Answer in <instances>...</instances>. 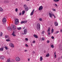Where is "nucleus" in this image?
Here are the masks:
<instances>
[{"label": "nucleus", "mask_w": 62, "mask_h": 62, "mask_svg": "<svg viewBox=\"0 0 62 62\" xmlns=\"http://www.w3.org/2000/svg\"><path fill=\"white\" fill-rule=\"evenodd\" d=\"M37 28L38 31L40 30V25L39 23L37 24Z\"/></svg>", "instance_id": "obj_1"}, {"label": "nucleus", "mask_w": 62, "mask_h": 62, "mask_svg": "<svg viewBox=\"0 0 62 62\" xmlns=\"http://www.w3.org/2000/svg\"><path fill=\"white\" fill-rule=\"evenodd\" d=\"M49 17H50V18H52V16L54 17V18H55V16H54V14H53L49 13Z\"/></svg>", "instance_id": "obj_2"}, {"label": "nucleus", "mask_w": 62, "mask_h": 62, "mask_svg": "<svg viewBox=\"0 0 62 62\" xmlns=\"http://www.w3.org/2000/svg\"><path fill=\"white\" fill-rule=\"evenodd\" d=\"M15 21H16L15 23V24L16 25H17V24L19 23V19H15Z\"/></svg>", "instance_id": "obj_3"}, {"label": "nucleus", "mask_w": 62, "mask_h": 62, "mask_svg": "<svg viewBox=\"0 0 62 62\" xmlns=\"http://www.w3.org/2000/svg\"><path fill=\"white\" fill-rule=\"evenodd\" d=\"M24 33H23L22 34L23 35H26V33H27V30L26 29H24Z\"/></svg>", "instance_id": "obj_4"}, {"label": "nucleus", "mask_w": 62, "mask_h": 62, "mask_svg": "<svg viewBox=\"0 0 62 62\" xmlns=\"http://www.w3.org/2000/svg\"><path fill=\"white\" fill-rule=\"evenodd\" d=\"M9 45L10 46V47H12L13 48H14V45L12 43H10L9 44Z\"/></svg>", "instance_id": "obj_5"}, {"label": "nucleus", "mask_w": 62, "mask_h": 62, "mask_svg": "<svg viewBox=\"0 0 62 62\" xmlns=\"http://www.w3.org/2000/svg\"><path fill=\"white\" fill-rule=\"evenodd\" d=\"M16 59L17 61H20V60H21V59H20V58L18 57H17L16 58Z\"/></svg>", "instance_id": "obj_6"}, {"label": "nucleus", "mask_w": 62, "mask_h": 62, "mask_svg": "<svg viewBox=\"0 0 62 62\" xmlns=\"http://www.w3.org/2000/svg\"><path fill=\"white\" fill-rule=\"evenodd\" d=\"M6 22H7L6 19L5 18H3L2 20V22L3 23H6Z\"/></svg>", "instance_id": "obj_7"}, {"label": "nucleus", "mask_w": 62, "mask_h": 62, "mask_svg": "<svg viewBox=\"0 0 62 62\" xmlns=\"http://www.w3.org/2000/svg\"><path fill=\"white\" fill-rule=\"evenodd\" d=\"M42 9H43V7H42V6H40L39 8V10H41Z\"/></svg>", "instance_id": "obj_8"}, {"label": "nucleus", "mask_w": 62, "mask_h": 62, "mask_svg": "<svg viewBox=\"0 0 62 62\" xmlns=\"http://www.w3.org/2000/svg\"><path fill=\"white\" fill-rule=\"evenodd\" d=\"M54 24L55 26H57L58 25V24L56 22H54Z\"/></svg>", "instance_id": "obj_9"}, {"label": "nucleus", "mask_w": 62, "mask_h": 62, "mask_svg": "<svg viewBox=\"0 0 62 62\" xmlns=\"http://www.w3.org/2000/svg\"><path fill=\"white\" fill-rule=\"evenodd\" d=\"M16 29V26H15L14 25L12 27V29L13 30H15Z\"/></svg>", "instance_id": "obj_10"}, {"label": "nucleus", "mask_w": 62, "mask_h": 62, "mask_svg": "<svg viewBox=\"0 0 62 62\" xmlns=\"http://www.w3.org/2000/svg\"><path fill=\"white\" fill-rule=\"evenodd\" d=\"M0 58L2 59V60L4 59V56H1L0 57Z\"/></svg>", "instance_id": "obj_11"}, {"label": "nucleus", "mask_w": 62, "mask_h": 62, "mask_svg": "<svg viewBox=\"0 0 62 62\" xmlns=\"http://www.w3.org/2000/svg\"><path fill=\"white\" fill-rule=\"evenodd\" d=\"M14 34H15L14 31H13V33H12V35L13 36H16V35Z\"/></svg>", "instance_id": "obj_12"}, {"label": "nucleus", "mask_w": 62, "mask_h": 62, "mask_svg": "<svg viewBox=\"0 0 62 62\" xmlns=\"http://www.w3.org/2000/svg\"><path fill=\"white\" fill-rule=\"evenodd\" d=\"M33 36L34 37H35V38H36V39H37V38H38V36H37V35L35 34H34L33 35Z\"/></svg>", "instance_id": "obj_13"}, {"label": "nucleus", "mask_w": 62, "mask_h": 62, "mask_svg": "<svg viewBox=\"0 0 62 62\" xmlns=\"http://www.w3.org/2000/svg\"><path fill=\"white\" fill-rule=\"evenodd\" d=\"M29 9V8L28 7H27V8H25V9L26 11H27L28 10V9Z\"/></svg>", "instance_id": "obj_14"}, {"label": "nucleus", "mask_w": 62, "mask_h": 62, "mask_svg": "<svg viewBox=\"0 0 62 62\" xmlns=\"http://www.w3.org/2000/svg\"><path fill=\"white\" fill-rule=\"evenodd\" d=\"M40 61H42L43 60V58L42 56H41L40 58Z\"/></svg>", "instance_id": "obj_15"}, {"label": "nucleus", "mask_w": 62, "mask_h": 62, "mask_svg": "<svg viewBox=\"0 0 62 62\" xmlns=\"http://www.w3.org/2000/svg\"><path fill=\"white\" fill-rule=\"evenodd\" d=\"M3 11V10L2 8H1V7H0V11L1 12H2Z\"/></svg>", "instance_id": "obj_16"}, {"label": "nucleus", "mask_w": 62, "mask_h": 62, "mask_svg": "<svg viewBox=\"0 0 62 62\" xmlns=\"http://www.w3.org/2000/svg\"><path fill=\"white\" fill-rule=\"evenodd\" d=\"M8 30H11V28L10 27H8Z\"/></svg>", "instance_id": "obj_17"}, {"label": "nucleus", "mask_w": 62, "mask_h": 62, "mask_svg": "<svg viewBox=\"0 0 62 62\" xmlns=\"http://www.w3.org/2000/svg\"><path fill=\"white\" fill-rule=\"evenodd\" d=\"M50 27L47 30V32H50Z\"/></svg>", "instance_id": "obj_18"}, {"label": "nucleus", "mask_w": 62, "mask_h": 62, "mask_svg": "<svg viewBox=\"0 0 62 62\" xmlns=\"http://www.w3.org/2000/svg\"><path fill=\"white\" fill-rule=\"evenodd\" d=\"M59 1V0H53V1H54V2H57L58 1Z\"/></svg>", "instance_id": "obj_19"}, {"label": "nucleus", "mask_w": 62, "mask_h": 62, "mask_svg": "<svg viewBox=\"0 0 62 62\" xmlns=\"http://www.w3.org/2000/svg\"><path fill=\"white\" fill-rule=\"evenodd\" d=\"M17 29L18 30H21V29H22V28L21 27H19V28H17Z\"/></svg>", "instance_id": "obj_20"}, {"label": "nucleus", "mask_w": 62, "mask_h": 62, "mask_svg": "<svg viewBox=\"0 0 62 62\" xmlns=\"http://www.w3.org/2000/svg\"><path fill=\"white\" fill-rule=\"evenodd\" d=\"M23 7L24 8H27V6H26V5H24Z\"/></svg>", "instance_id": "obj_21"}, {"label": "nucleus", "mask_w": 62, "mask_h": 62, "mask_svg": "<svg viewBox=\"0 0 62 62\" xmlns=\"http://www.w3.org/2000/svg\"><path fill=\"white\" fill-rule=\"evenodd\" d=\"M4 50V49H3V48H0V51H3Z\"/></svg>", "instance_id": "obj_22"}, {"label": "nucleus", "mask_w": 62, "mask_h": 62, "mask_svg": "<svg viewBox=\"0 0 62 62\" xmlns=\"http://www.w3.org/2000/svg\"><path fill=\"white\" fill-rule=\"evenodd\" d=\"M25 11L23 10V11L22 12V14H24V13H25Z\"/></svg>", "instance_id": "obj_23"}, {"label": "nucleus", "mask_w": 62, "mask_h": 62, "mask_svg": "<svg viewBox=\"0 0 62 62\" xmlns=\"http://www.w3.org/2000/svg\"><path fill=\"white\" fill-rule=\"evenodd\" d=\"M49 55L50 54H47L46 55V57H49Z\"/></svg>", "instance_id": "obj_24"}, {"label": "nucleus", "mask_w": 62, "mask_h": 62, "mask_svg": "<svg viewBox=\"0 0 62 62\" xmlns=\"http://www.w3.org/2000/svg\"><path fill=\"white\" fill-rule=\"evenodd\" d=\"M33 13H33V12H31V13L30 15L31 16H32V15H33Z\"/></svg>", "instance_id": "obj_25"}, {"label": "nucleus", "mask_w": 62, "mask_h": 62, "mask_svg": "<svg viewBox=\"0 0 62 62\" xmlns=\"http://www.w3.org/2000/svg\"><path fill=\"white\" fill-rule=\"evenodd\" d=\"M7 41H10V40L9 39H7L6 40Z\"/></svg>", "instance_id": "obj_26"}, {"label": "nucleus", "mask_w": 62, "mask_h": 62, "mask_svg": "<svg viewBox=\"0 0 62 62\" xmlns=\"http://www.w3.org/2000/svg\"><path fill=\"white\" fill-rule=\"evenodd\" d=\"M51 47H52V48H54V46L53 45H52L51 46Z\"/></svg>", "instance_id": "obj_27"}, {"label": "nucleus", "mask_w": 62, "mask_h": 62, "mask_svg": "<svg viewBox=\"0 0 62 62\" xmlns=\"http://www.w3.org/2000/svg\"><path fill=\"white\" fill-rule=\"evenodd\" d=\"M3 34V33L2 32H1V34H0V37H2V34Z\"/></svg>", "instance_id": "obj_28"}, {"label": "nucleus", "mask_w": 62, "mask_h": 62, "mask_svg": "<svg viewBox=\"0 0 62 62\" xmlns=\"http://www.w3.org/2000/svg\"><path fill=\"white\" fill-rule=\"evenodd\" d=\"M21 24H23V23H24V22L23 21H21Z\"/></svg>", "instance_id": "obj_29"}, {"label": "nucleus", "mask_w": 62, "mask_h": 62, "mask_svg": "<svg viewBox=\"0 0 62 62\" xmlns=\"http://www.w3.org/2000/svg\"><path fill=\"white\" fill-rule=\"evenodd\" d=\"M59 31H57L55 32V34H57V33H59Z\"/></svg>", "instance_id": "obj_30"}, {"label": "nucleus", "mask_w": 62, "mask_h": 62, "mask_svg": "<svg viewBox=\"0 0 62 62\" xmlns=\"http://www.w3.org/2000/svg\"><path fill=\"white\" fill-rule=\"evenodd\" d=\"M25 46H26V47H28V45H27V44H25Z\"/></svg>", "instance_id": "obj_31"}, {"label": "nucleus", "mask_w": 62, "mask_h": 62, "mask_svg": "<svg viewBox=\"0 0 62 62\" xmlns=\"http://www.w3.org/2000/svg\"><path fill=\"white\" fill-rule=\"evenodd\" d=\"M15 10L16 12H17V11H18V9L17 8H16V9Z\"/></svg>", "instance_id": "obj_32"}, {"label": "nucleus", "mask_w": 62, "mask_h": 62, "mask_svg": "<svg viewBox=\"0 0 62 62\" xmlns=\"http://www.w3.org/2000/svg\"><path fill=\"white\" fill-rule=\"evenodd\" d=\"M42 39L43 40H45V39L44 37H42Z\"/></svg>", "instance_id": "obj_33"}, {"label": "nucleus", "mask_w": 62, "mask_h": 62, "mask_svg": "<svg viewBox=\"0 0 62 62\" xmlns=\"http://www.w3.org/2000/svg\"><path fill=\"white\" fill-rule=\"evenodd\" d=\"M56 58V55H55L54 56V58H55V59Z\"/></svg>", "instance_id": "obj_34"}, {"label": "nucleus", "mask_w": 62, "mask_h": 62, "mask_svg": "<svg viewBox=\"0 0 62 62\" xmlns=\"http://www.w3.org/2000/svg\"><path fill=\"white\" fill-rule=\"evenodd\" d=\"M8 35H6V36H5V38H8Z\"/></svg>", "instance_id": "obj_35"}, {"label": "nucleus", "mask_w": 62, "mask_h": 62, "mask_svg": "<svg viewBox=\"0 0 62 62\" xmlns=\"http://www.w3.org/2000/svg\"><path fill=\"white\" fill-rule=\"evenodd\" d=\"M5 48L6 49V50H7L8 49V48L7 47H5Z\"/></svg>", "instance_id": "obj_36"}, {"label": "nucleus", "mask_w": 62, "mask_h": 62, "mask_svg": "<svg viewBox=\"0 0 62 62\" xmlns=\"http://www.w3.org/2000/svg\"><path fill=\"white\" fill-rule=\"evenodd\" d=\"M39 21H42V19L41 18H40L39 19Z\"/></svg>", "instance_id": "obj_37"}, {"label": "nucleus", "mask_w": 62, "mask_h": 62, "mask_svg": "<svg viewBox=\"0 0 62 62\" xmlns=\"http://www.w3.org/2000/svg\"><path fill=\"white\" fill-rule=\"evenodd\" d=\"M4 3H7L8 1H4Z\"/></svg>", "instance_id": "obj_38"}, {"label": "nucleus", "mask_w": 62, "mask_h": 62, "mask_svg": "<svg viewBox=\"0 0 62 62\" xmlns=\"http://www.w3.org/2000/svg\"><path fill=\"white\" fill-rule=\"evenodd\" d=\"M44 33V31H43L42 32V34H43Z\"/></svg>", "instance_id": "obj_39"}, {"label": "nucleus", "mask_w": 62, "mask_h": 62, "mask_svg": "<svg viewBox=\"0 0 62 62\" xmlns=\"http://www.w3.org/2000/svg\"><path fill=\"white\" fill-rule=\"evenodd\" d=\"M24 23H27V21L26 20L24 21Z\"/></svg>", "instance_id": "obj_40"}, {"label": "nucleus", "mask_w": 62, "mask_h": 62, "mask_svg": "<svg viewBox=\"0 0 62 62\" xmlns=\"http://www.w3.org/2000/svg\"><path fill=\"white\" fill-rule=\"evenodd\" d=\"M7 62H10V60L9 59L7 61Z\"/></svg>", "instance_id": "obj_41"}, {"label": "nucleus", "mask_w": 62, "mask_h": 62, "mask_svg": "<svg viewBox=\"0 0 62 62\" xmlns=\"http://www.w3.org/2000/svg\"><path fill=\"white\" fill-rule=\"evenodd\" d=\"M51 31H52V32L53 33V32H54V29H52L51 30Z\"/></svg>", "instance_id": "obj_42"}, {"label": "nucleus", "mask_w": 62, "mask_h": 62, "mask_svg": "<svg viewBox=\"0 0 62 62\" xmlns=\"http://www.w3.org/2000/svg\"><path fill=\"white\" fill-rule=\"evenodd\" d=\"M54 5H55V6H56V7H57V6H58L56 4H54Z\"/></svg>", "instance_id": "obj_43"}, {"label": "nucleus", "mask_w": 62, "mask_h": 62, "mask_svg": "<svg viewBox=\"0 0 62 62\" xmlns=\"http://www.w3.org/2000/svg\"><path fill=\"white\" fill-rule=\"evenodd\" d=\"M49 42H50V41H49V40H48L47 41V43H49Z\"/></svg>", "instance_id": "obj_44"}, {"label": "nucleus", "mask_w": 62, "mask_h": 62, "mask_svg": "<svg viewBox=\"0 0 62 62\" xmlns=\"http://www.w3.org/2000/svg\"><path fill=\"white\" fill-rule=\"evenodd\" d=\"M51 38L52 39H54V37L53 36H52Z\"/></svg>", "instance_id": "obj_45"}, {"label": "nucleus", "mask_w": 62, "mask_h": 62, "mask_svg": "<svg viewBox=\"0 0 62 62\" xmlns=\"http://www.w3.org/2000/svg\"><path fill=\"white\" fill-rule=\"evenodd\" d=\"M33 43H35V41L34 40L33 42Z\"/></svg>", "instance_id": "obj_46"}, {"label": "nucleus", "mask_w": 62, "mask_h": 62, "mask_svg": "<svg viewBox=\"0 0 62 62\" xmlns=\"http://www.w3.org/2000/svg\"><path fill=\"white\" fill-rule=\"evenodd\" d=\"M35 11V9H33L32 10V12L34 13V11Z\"/></svg>", "instance_id": "obj_47"}, {"label": "nucleus", "mask_w": 62, "mask_h": 62, "mask_svg": "<svg viewBox=\"0 0 62 62\" xmlns=\"http://www.w3.org/2000/svg\"><path fill=\"white\" fill-rule=\"evenodd\" d=\"M19 15H22V13H19Z\"/></svg>", "instance_id": "obj_48"}, {"label": "nucleus", "mask_w": 62, "mask_h": 62, "mask_svg": "<svg viewBox=\"0 0 62 62\" xmlns=\"http://www.w3.org/2000/svg\"><path fill=\"white\" fill-rule=\"evenodd\" d=\"M50 34L51 33H50V32H48V35H50Z\"/></svg>", "instance_id": "obj_49"}, {"label": "nucleus", "mask_w": 62, "mask_h": 62, "mask_svg": "<svg viewBox=\"0 0 62 62\" xmlns=\"http://www.w3.org/2000/svg\"><path fill=\"white\" fill-rule=\"evenodd\" d=\"M25 40H28V39L26 38L25 39Z\"/></svg>", "instance_id": "obj_50"}, {"label": "nucleus", "mask_w": 62, "mask_h": 62, "mask_svg": "<svg viewBox=\"0 0 62 62\" xmlns=\"http://www.w3.org/2000/svg\"><path fill=\"white\" fill-rule=\"evenodd\" d=\"M27 50H24V52H27Z\"/></svg>", "instance_id": "obj_51"}, {"label": "nucleus", "mask_w": 62, "mask_h": 62, "mask_svg": "<svg viewBox=\"0 0 62 62\" xmlns=\"http://www.w3.org/2000/svg\"><path fill=\"white\" fill-rule=\"evenodd\" d=\"M23 29H25V27H23Z\"/></svg>", "instance_id": "obj_52"}, {"label": "nucleus", "mask_w": 62, "mask_h": 62, "mask_svg": "<svg viewBox=\"0 0 62 62\" xmlns=\"http://www.w3.org/2000/svg\"><path fill=\"white\" fill-rule=\"evenodd\" d=\"M54 54L55 55H56V52H55L54 53Z\"/></svg>", "instance_id": "obj_53"}, {"label": "nucleus", "mask_w": 62, "mask_h": 62, "mask_svg": "<svg viewBox=\"0 0 62 62\" xmlns=\"http://www.w3.org/2000/svg\"><path fill=\"white\" fill-rule=\"evenodd\" d=\"M28 61H30V59L29 58L28 59Z\"/></svg>", "instance_id": "obj_54"}, {"label": "nucleus", "mask_w": 62, "mask_h": 62, "mask_svg": "<svg viewBox=\"0 0 62 62\" xmlns=\"http://www.w3.org/2000/svg\"><path fill=\"white\" fill-rule=\"evenodd\" d=\"M60 32H61V33H62V30H61Z\"/></svg>", "instance_id": "obj_55"}, {"label": "nucleus", "mask_w": 62, "mask_h": 62, "mask_svg": "<svg viewBox=\"0 0 62 62\" xmlns=\"http://www.w3.org/2000/svg\"><path fill=\"white\" fill-rule=\"evenodd\" d=\"M53 10L54 11H55V9H54Z\"/></svg>", "instance_id": "obj_56"}, {"label": "nucleus", "mask_w": 62, "mask_h": 62, "mask_svg": "<svg viewBox=\"0 0 62 62\" xmlns=\"http://www.w3.org/2000/svg\"><path fill=\"white\" fill-rule=\"evenodd\" d=\"M30 0H26L27 1H29Z\"/></svg>", "instance_id": "obj_57"}, {"label": "nucleus", "mask_w": 62, "mask_h": 62, "mask_svg": "<svg viewBox=\"0 0 62 62\" xmlns=\"http://www.w3.org/2000/svg\"><path fill=\"white\" fill-rule=\"evenodd\" d=\"M53 10H54V8H52V9Z\"/></svg>", "instance_id": "obj_58"}, {"label": "nucleus", "mask_w": 62, "mask_h": 62, "mask_svg": "<svg viewBox=\"0 0 62 62\" xmlns=\"http://www.w3.org/2000/svg\"><path fill=\"white\" fill-rule=\"evenodd\" d=\"M33 53H35V52H34V51H33Z\"/></svg>", "instance_id": "obj_59"}, {"label": "nucleus", "mask_w": 62, "mask_h": 62, "mask_svg": "<svg viewBox=\"0 0 62 62\" xmlns=\"http://www.w3.org/2000/svg\"><path fill=\"white\" fill-rule=\"evenodd\" d=\"M10 39V38H8V39Z\"/></svg>", "instance_id": "obj_60"}, {"label": "nucleus", "mask_w": 62, "mask_h": 62, "mask_svg": "<svg viewBox=\"0 0 62 62\" xmlns=\"http://www.w3.org/2000/svg\"><path fill=\"white\" fill-rule=\"evenodd\" d=\"M61 58L62 59V56H61Z\"/></svg>", "instance_id": "obj_61"}, {"label": "nucleus", "mask_w": 62, "mask_h": 62, "mask_svg": "<svg viewBox=\"0 0 62 62\" xmlns=\"http://www.w3.org/2000/svg\"><path fill=\"white\" fill-rule=\"evenodd\" d=\"M44 53H45V51H44Z\"/></svg>", "instance_id": "obj_62"}, {"label": "nucleus", "mask_w": 62, "mask_h": 62, "mask_svg": "<svg viewBox=\"0 0 62 62\" xmlns=\"http://www.w3.org/2000/svg\"><path fill=\"white\" fill-rule=\"evenodd\" d=\"M31 46H33V45H32V44L31 45Z\"/></svg>", "instance_id": "obj_63"}]
</instances>
